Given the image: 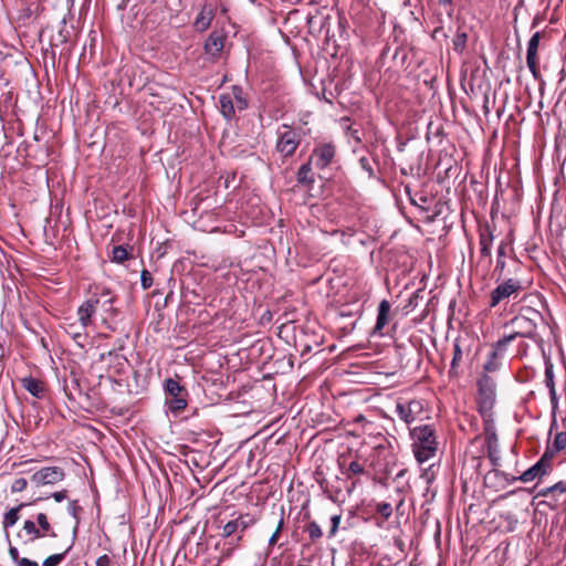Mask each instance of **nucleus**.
<instances>
[{
	"label": "nucleus",
	"mask_w": 566,
	"mask_h": 566,
	"mask_svg": "<svg viewBox=\"0 0 566 566\" xmlns=\"http://www.w3.org/2000/svg\"><path fill=\"white\" fill-rule=\"evenodd\" d=\"M514 340V336L511 334L504 335L502 338H500L494 345H493V353L494 356H501V358L504 356V353L506 352L507 346L511 344V342Z\"/></svg>",
	"instance_id": "c9c22d12"
},
{
	"label": "nucleus",
	"mask_w": 566,
	"mask_h": 566,
	"mask_svg": "<svg viewBox=\"0 0 566 566\" xmlns=\"http://www.w3.org/2000/svg\"><path fill=\"white\" fill-rule=\"evenodd\" d=\"M371 566H392V565L389 562H387V563L378 562L376 564H371Z\"/></svg>",
	"instance_id": "bf43d9fd"
},
{
	"label": "nucleus",
	"mask_w": 566,
	"mask_h": 566,
	"mask_svg": "<svg viewBox=\"0 0 566 566\" xmlns=\"http://www.w3.org/2000/svg\"><path fill=\"white\" fill-rule=\"evenodd\" d=\"M72 545L69 546L63 553L54 554L44 559L42 566H59L64 559L65 555L71 551Z\"/></svg>",
	"instance_id": "79ce46f5"
},
{
	"label": "nucleus",
	"mask_w": 566,
	"mask_h": 566,
	"mask_svg": "<svg viewBox=\"0 0 566 566\" xmlns=\"http://www.w3.org/2000/svg\"><path fill=\"white\" fill-rule=\"evenodd\" d=\"M483 419V433L484 437L496 433L493 412L480 413Z\"/></svg>",
	"instance_id": "e433bc0d"
},
{
	"label": "nucleus",
	"mask_w": 566,
	"mask_h": 566,
	"mask_svg": "<svg viewBox=\"0 0 566 566\" xmlns=\"http://www.w3.org/2000/svg\"><path fill=\"white\" fill-rule=\"evenodd\" d=\"M66 495H67V491L66 490H62V491H57V492H54L52 494V497L56 501V502H62L66 499Z\"/></svg>",
	"instance_id": "6e6d98bb"
},
{
	"label": "nucleus",
	"mask_w": 566,
	"mask_h": 566,
	"mask_svg": "<svg viewBox=\"0 0 566 566\" xmlns=\"http://www.w3.org/2000/svg\"><path fill=\"white\" fill-rule=\"evenodd\" d=\"M453 0H439V3L442 6L449 4L452 6Z\"/></svg>",
	"instance_id": "052dcab7"
},
{
	"label": "nucleus",
	"mask_w": 566,
	"mask_h": 566,
	"mask_svg": "<svg viewBox=\"0 0 566 566\" xmlns=\"http://www.w3.org/2000/svg\"><path fill=\"white\" fill-rule=\"evenodd\" d=\"M36 523L39 525L38 528H40V531L42 533V537H44L46 535L56 537V533L53 532L52 526H51L45 513H39L36 515Z\"/></svg>",
	"instance_id": "473e14b6"
},
{
	"label": "nucleus",
	"mask_w": 566,
	"mask_h": 566,
	"mask_svg": "<svg viewBox=\"0 0 566 566\" xmlns=\"http://www.w3.org/2000/svg\"><path fill=\"white\" fill-rule=\"evenodd\" d=\"M340 515L336 514V515H333L331 517V530L328 532V536L329 537H333L335 536V534L337 533L338 531V527H339V523H340Z\"/></svg>",
	"instance_id": "8fccbe9b"
},
{
	"label": "nucleus",
	"mask_w": 566,
	"mask_h": 566,
	"mask_svg": "<svg viewBox=\"0 0 566 566\" xmlns=\"http://www.w3.org/2000/svg\"><path fill=\"white\" fill-rule=\"evenodd\" d=\"M505 253H506V244L504 242H501L497 248V260H496V266L495 272H499V277L502 276L504 268H505Z\"/></svg>",
	"instance_id": "58836bf2"
},
{
	"label": "nucleus",
	"mask_w": 566,
	"mask_h": 566,
	"mask_svg": "<svg viewBox=\"0 0 566 566\" xmlns=\"http://www.w3.org/2000/svg\"><path fill=\"white\" fill-rule=\"evenodd\" d=\"M522 290L523 285L518 279L504 280L490 293L489 306L493 308L501 303H507L511 297L516 298Z\"/></svg>",
	"instance_id": "39448f33"
},
{
	"label": "nucleus",
	"mask_w": 566,
	"mask_h": 566,
	"mask_svg": "<svg viewBox=\"0 0 566 566\" xmlns=\"http://www.w3.org/2000/svg\"><path fill=\"white\" fill-rule=\"evenodd\" d=\"M405 191L409 197V200L411 205L420 208L423 211H429L431 208V203L433 201V198L423 193V192H411V189L409 186L405 187Z\"/></svg>",
	"instance_id": "412c9836"
},
{
	"label": "nucleus",
	"mask_w": 566,
	"mask_h": 566,
	"mask_svg": "<svg viewBox=\"0 0 566 566\" xmlns=\"http://www.w3.org/2000/svg\"><path fill=\"white\" fill-rule=\"evenodd\" d=\"M219 108L227 120H231L235 116V109H238L230 94H221L219 96Z\"/></svg>",
	"instance_id": "5701e85b"
},
{
	"label": "nucleus",
	"mask_w": 566,
	"mask_h": 566,
	"mask_svg": "<svg viewBox=\"0 0 566 566\" xmlns=\"http://www.w3.org/2000/svg\"><path fill=\"white\" fill-rule=\"evenodd\" d=\"M499 452V447H494V449L493 447L491 449H488V458L494 467L500 465Z\"/></svg>",
	"instance_id": "de8ad7c7"
},
{
	"label": "nucleus",
	"mask_w": 566,
	"mask_h": 566,
	"mask_svg": "<svg viewBox=\"0 0 566 566\" xmlns=\"http://www.w3.org/2000/svg\"><path fill=\"white\" fill-rule=\"evenodd\" d=\"M345 465H346V460L340 459L339 467L342 469L343 474H345L347 479L353 480L354 476L361 475V474L366 473L364 463H360L357 460L349 462L347 467H345Z\"/></svg>",
	"instance_id": "b1692460"
},
{
	"label": "nucleus",
	"mask_w": 566,
	"mask_h": 566,
	"mask_svg": "<svg viewBox=\"0 0 566 566\" xmlns=\"http://www.w3.org/2000/svg\"><path fill=\"white\" fill-rule=\"evenodd\" d=\"M114 302L115 296L112 295L111 291L105 287H103L99 293H93L92 296L83 302L77 308V316L81 327L86 329L92 324V317L96 313V310L99 305L105 307V311L107 312H114Z\"/></svg>",
	"instance_id": "f03ea898"
},
{
	"label": "nucleus",
	"mask_w": 566,
	"mask_h": 566,
	"mask_svg": "<svg viewBox=\"0 0 566 566\" xmlns=\"http://www.w3.org/2000/svg\"><path fill=\"white\" fill-rule=\"evenodd\" d=\"M284 132H279V137L275 144V150L283 157L287 158L295 154L301 144V133L296 129L283 125Z\"/></svg>",
	"instance_id": "0eeeda50"
},
{
	"label": "nucleus",
	"mask_w": 566,
	"mask_h": 566,
	"mask_svg": "<svg viewBox=\"0 0 566 566\" xmlns=\"http://www.w3.org/2000/svg\"><path fill=\"white\" fill-rule=\"evenodd\" d=\"M483 108H484L485 114L489 113V107L486 104L483 106Z\"/></svg>",
	"instance_id": "e2e57ef3"
},
{
	"label": "nucleus",
	"mask_w": 566,
	"mask_h": 566,
	"mask_svg": "<svg viewBox=\"0 0 566 566\" xmlns=\"http://www.w3.org/2000/svg\"><path fill=\"white\" fill-rule=\"evenodd\" d=\"M375 165H378V161L376 158H369L366 156H363L359 158V166L360 168L366 171L368 178L370 179H377V172L375 170Z\"/></svg>",
	"instance_id": "c85d7f7f"
},
{
	"label": "nucleus",
	"mask_w": 566,
	"mask_h": 566,
	"mask_svg": "<svg viewBox=\"0 0 566 566\" xmlns=\"http://www.w3.org/2000/svg\"><path fill=\"white\" fill-rule=\"evenodd\" d=\"M17 566H39V564L29 558L22 557L17 564Z\"/></svg>",
	"instance_id": "4d7b16f0"
},
{
	"label": "nucleus",
	"mask_w": 566,
	"mask_h": 566,
	"mask_svg": "<svg viewBox=\"0 0 566 566\" xmlns=\"http://www.w3.org/2000/svg\"><path fill=\"white\" fill-rule=\"evenodd\" d=\"M313 164H310V160H307L305 164H303L297 172H296V180L298 185H302L307 188H312V186L315 182V175L313 172Z\"/></svg>",
	"instance_id": "4be33fe9"
},
{
	"label": "nucleus",
	"mask_w": 566,
	"mask_h": 566,
	"mask_svg": "<svg viewBox=\"0 0 566 566\" xmlns=\"http://www.w3.org/2000/svg\"><path fill=\"white\" fill-rule=\"evenodd\" d=\"M364 419H365V418H364L363 416H359V417H357L356 421H361V420H364Z\"/></svg>",
	"instance_id": "0e129e2a"
},
{
	"label": "nucleus",
	"mask_w": 566,
	"mask_h": 566,
	"mask_svg": "<svg viewBox=\"0 0 566 566\" xmlns=\"http://www.w3.org/2000/svg\"><path fill=\"white\" fill-rule=\"evenodd\" d=\"M356 483H357V481H356V480H353V481H352V488H348V492H350V491H352V489H353V488H355Z\"/></svg>",
	"instance_id": "680f3d73"
},
{
	"label": "nucleus",
	"mask_w": 566,
	"mask_h": 566,
	"mask_svg": "<svg viewBox=\"0 0 566 566\" xmlns=\"http://www.w3.org/2000/svg\"><path fill=\"white\" fill-rule=\"evenodd\" d=\"M25 503H20L18 506L10 509L3 517V528L7 531L19 521V512L25 506Z\"/></svg>",
	"instance_id": "bb28decb"
},
{
	"label": "nucleus",
	"mask_w": 566,
	"mask_h": 566,
	"mask_svg": "<svg viewBox=\"0 0 566 566\" xmlns=\"http://www.w3.org/2000/svg\"><path fill=\"white\" fill-rule=\"evenodd\" d=\"M111 565H112V558L107 554H104L96 559V566H111Z\"/></svg>",
	"instance_id": "864d4df0"
},
{
	"label": "nucleus",
	"mask_w": 566,
	"mask_h": 566,
	"mask_svg": "<svg viewBox=\"0 0 566 566\" xmlns=\"http://www.w3.org/2000/svg\"><path fill=\"white\" fill-rule=\"evenodd\" d=\"M269 520L271 523L275 524V530L271 537L269 538V546L272 547L277 544L280 539V535L284 528L285 520H284V509L283 506L276 507L273 506L270 513Z\"/></svg>",
	"instance_id": "2eb2a0df"
},
{
	"label": "nucleus",
	"mask_w": 566,
	"mask_h": 566,
	"mask_svg": "<svg viewBox=\"0 0 566 566\" xmlns=\"http://www.w3.org/2000/svg\"><path fill=\"white\" fill-rule=\"evenodd\" d=\"M413 440L412 451L419 463H423L436 455L438 442L436 430L429 426H418L410 431Z\"/></svg>",
	"instance_id": "f257e3e1"
},
{
	"label": "nucleus",
	"mask_w": 566,
	"mask_h": 566,
	"mask_svg": "<svg viewBox=\"0 0 566 566\" xmlns=\"http://www.w3.org/2000/svg\"><path fill=\"white\" fill-rule=\"evenodd\" d=\"M461 360H462V349H461L460 344L458 342H455L453 345V356H452L451 366H450V370H449L450 376L457 377L459 375L458 366Z\"/></svg>",
	"instance_id": "f704fd0d"
},
{
	"label": "nucleus",
	"mask_w": 566,
	"mask_h": 566,
	"mask_svg": "<svg viewBox=\"0 0 566 566\" xmlns=\"http://www.w3.org/2000/svg\"><path fill=\"white\" fill-rule=\"evenodd\" d=\"M66 17H64L60 22V29L55 36H52L51 44L54 46L62 45L69 41L70 32L66 30Z\"/></svg>",
	"instance_id": "cd10ccee"
},
{
	"label": "nucleus",
	"mask_w": 566,
	"mask_h": 566,
	"mask_svg": "<svg viewBox=\"0 0 566 566\" xmlns=\"http://www.w3.org/2000/svg\"><path fill=\"white\" fill-rule=\"evenodd\" d=\"M23 531L25 532L27 535H29V538L24 542V544H30L39 538H42V533L40 528H38L35 523L31 520H27L23 523Z\"/></svg>",
	"instance_id": "c756f323"
},
{
	"label": "nucleus",
	"mask_w": 566,
	"mask_h": 566,
	"mask_svg": "<svg viewBox=\"0 0 566 566\" xmlns=\"http://www.w3.org/2000/svg\"><path fill=\"white\" fill-rule=\"evenodd\" d=\"M311 3H318L317 0H311Z\"/></svg>",
	"instance_id": "69168bd1"
},
{
	"label": "nucleus",
	"mask_w": 566,
	"mask_h": 566,
	"mask_svg": "<svg viewBox=\"0 0 566 566\" xmlns=\"http://www.w3.org/2000/svg\"><path fill=\"white\" fill-rule=\"evenodd\" d=\"M304 531L308 534V537L313 543L319 539L323 535L321 526L315 521L310 522Z\"/></svg>",
	"instance_id": "ea45409f"
},
{
	"label": "nucleus",
	"mask_w": 566,
	"mask_h": 566,
	"mask_svg": "<svg viewBox=\"0 0 566 566\" xmlns=\"http://www.w3.org/2000/svg\"><path fill=\"white\" fill-rule=\"evenodd\" d=\"M154 283L153 275L149 271L143 270L140 273V284L144 290H148L151 287Z\"/></svg>",
	"instance_id": "a18cd8bd"
},
{
	"label": "nucleus",
	"mask_w": 566,
	"mask_h": 566,
	"mask_svg": "<svg viewBox=\"0 0 566 566\" xmlns=\"http://www.w3.org/2000/svg\"><path fill=\"white\" fill-rule=\"evenodd\" d=\"M494 240L493 229L489 223L479 227L480 254L491 260V247Z\"/></svg>",
	"instance_id": "dca6fc26"
},
{
	"label": "nucleus",
	"mask_w": 566,
	"mask_h": 566,
	"mask_svg": "<svg viewBox=\"0 0 566 566\" xmlns=\"http://www.w3.org/2000/svg\"><path fill=\"white\" fill-rule=\"evenodd\" d=\"M422 410V405L418 400H410L408 402H397L396 413L406 423H411L416 420V415Z\"/></svg>",
	"instance_id": "4468645a"
},
{
	"label": "nucleus",
	"mask_w": 566,
	"mask_h": 566,
	"mask_svg": "<svg viewBox=\"0 0 566 566\" xmlns=\"http://www.w3.org/2000/svg\"><path fill=\"white\" fill-rule=\"evenodd\" d=\"M557 493L566 494V482L565 481H559L552 486L539 490L537 493V496L548 497L549 495L554 496Z\"/></svg>",
	"instance_id": "2f4dec72"
},
{
	"label": "nucleus",
	"mask_w": 566,
	"mask_h": 566,
	"mask_svg": "<svg viewBox=\"0 0 566 566\" xmlns=\"http://www.w3.org/2000/svg\"><path fill=\"white\" fill-rule=\"evenodd\" d=\"M391 305L388 300H382L378 305V313L376 325L373 329L374 335L382 336L384 327L389 323V314H390Z\"/></svg>",
	"instance_id": "a211bd4d"
},
{
	"label": "nucleus",
	"mask_w": 566,
	"mask_h": 566,
	"mask_svg": "<svg viewBox=\"0 0 566 566\" xmlns=\"http://www.w3.org/2000/svg\"><path fill=\"white\" fill-rule=\"evenodd\" d=\"M65 478V472L60 467H46L33 473L31 482L35 485L55 484Z\"/></svg>",
	"instance_id": "1a4fd4ad"
},
{
	"label": "nucleus",
	"mask_w": 566,
	"mask_h": 566,
	"mask_svg": "<svg viewBox=\"0 0 566 566\" xmlns=\"http://www.w3.org/2000/svg\"><path fill=\"white\" fill-rule=\"evenodd\" d=\"M166 405L172 413H179L187 407L188 390L177 378L165 380Z\"/></svg>",
	"instance_id": "20e7f679"
},
{
	"label": "nucleus",
	"mask_w": 566,
	"mask_h": 566,
	"mask_svg": "<svg viewBox=\"0 0 566 566\" xmlns=\"http://www.w3.org/2000/svg\"><path fill=\"white\" fill-rule=\"evenodd\" d=\"M419 298V294L418 292L413 293L410 298H409V303H408V307H413L417 305V300Z\"/></svg>",
	"instance_id": "13d9d810"
},
{
	"label": "nucleus",
	"mask_w": 566,
	"mask_h": 566,
	"mask_svg": "<svg viewBox=\"0 0 566 566\" xmlns=\"http://www.w3.org/2000/svg\"><path fill=\"white\" fill-rule=\"evenodd\" d=\"M130 256L127 248L124 245H115L112 251V261L116 263H124Z\"/></svg>",
	"instance_id": "4c0bfd02"
},
{
	"label": "nucleus",
	"mask_w": 566,
	"mask_h": 566,
	"mask_svg": "<svg viewBox=\"0 0 566 566\" xmlns=\"http://www.w3.org/2000/svg\"><path fill=\"white\" fill-rule=\"evenodd\" d=\"M430 135H433L434 137H442L444 135L443 128L441 126H438L436 130L432 129V124L428 127V134L427 137L429 138Z\"/></svg>",
	"instance_id": "5fc2aeb1"
},
{
	"label": "nucleus",
	"mask_w": 566,
	"mask_h": 566,
	"mask_svg": "<svg viewBox=\"0 0 566 566\" xmlns=\"http://www.w3.org/2000/svg\"><path fill=\"white\" fill-rule=\"evenodd\" d=\"M66 333L72 336V338L81 346H84V343L87 339L86 329H83L81 325L77 327L75 324H71L69 328H66Z\"/></svg>",
	"instance_id": "7c9ffc66"
},
{
	"label": "nucleus",
	"mask_w": 566,
	"mask_h": 566,
	"mask_svg": "<svg viewBox=\"0 0 566 566\" xmlns=\"http://www.w3.org/2000/svg\"><path fill=\"white\" fill-rule=\"evenodd\" d=\"M543 322L544 317L541 312L532 307H525L510 322L509 325L513 327L511 335L514 336V339L524 337L536 340L538 337L537 325Z\"/></svg>",
	"instance_id": "7ed1b4c3"
},
{
	"label": "nucleus",
	"mask_w": 566,
	"mask_h": 566,
	"mask_svg": "<svg viewBox=\"0 0 566 566\" xmlns=\"http://www.w3.org/2000/svg\"><path fill=\"white\" fill-rule=\"evenodd\" d=\"M69 513L76 520V525L80 522L78 513L82 511L81 506L77 505V501H71L69 503Z\"/></svg>",
	"instance_id": "09e8293b"
},
{
	"label": "nucleus",
	"mask_w": 566,
	"mask_h": 566,
	"mask_svg": "<svg viewBox=\"0 0 566 566\" xmlns=\"http://www.w3.org/2000/svg\"><path fill=\"white\" fill-rule=\"evenodd\" d=\"M255 522L256 520L253 515L241 514L223 525L221 535L223 537H230L237 533H243L247 528L254 525Z\"/></svg>",
	"instance_id": "9d476101"
},
{
	"label": "nucleus",
	"mask_w": 566,
	"mask_h": 566,
	"mask_svg": "<svg viewBox=\"0 0 566 566\" xmlns=\"http://www.w3.org/2000/svg\"><path fill=\"white\" fill-rule=\"evenodd\" d=\"M485 438V446H486V449H491L492 447H499V439H497V434L494 433V434H491V436H488V437H484Z\"/></svg>",
	"instance_id": "603ef678"
},
{
	"label": "nucleus",
	"mask_w": 566,
	"mask_h": 566,
	"mask_svg": "<svg viewBox=\"0 0 566 566\" xmlns=\"http://www.w3.org/2000/svg\"><path fill=\"white\" fill-rule=\"evenodd\" d=\"M22 387L35 398H43L45 395V385L34 377H23L20 379Z\"/></svg>",
	"instance_id": "aec40b11"
},
{
	"label": "nucleus",
	"mask_w": 566,
	"mask_h": 566,
	"mask_svg": "<svg viewBox=\"0 0 566 566\" xmlns=\"http://www.w3.org/2000/svg\"><path fill=\"white\" fill-rule=\"evenodd\" d=\"M558 451H555L553 450V448L548 444L546 447V450L545 452L542 454V457L539 458V462L549 471H552L553 467H552V462H553V459L555 457V454L557 453Z\"/></svg>",
	"instance_id": "a19ab883"
},
{
	"label": "nucleus",
	"mask_w": 566,
	"mask_h": 566,
	"mask_svg": "<svg viewBox=\"0 0 566 566\" xmlns=\"http://www.w3.org/2000/svg\"><path fill=\"white\" fill-rule=\"evenodd\" d=\"M335 157L336 146L333 143H323L314 147L308 160L315 168L322 170L329 166L334 161Z\"/></svg>",
	"instance_id": "6e6552de"
},
{
	"label": "nucleus",
	"mask_w": 566,
	"mask_h": 566,
	"mask_svg": "<svg viewBox=\"0 0 566 566\" xmlns=\"http://www.w3.org/2000/svg\"><path fill=\"white\" fill-rule=\"evenodd\" d=\"M226 39L227 36L222 31H212L205 42V53L213 60L219 59L224 48Z\"/></svg>",
	"instance_id": "f8f14e48"
},
{
	"label": "nucleus",
	"mask_w": 566,
	"mask_h": 566,
	"mask_svg": "<svg viewBox=\"0 0 566 566\" xmlns=\"http://www.w3.org/2000/svg\"><path fill=\"white\" fill-rule=\"evenodd\" d=\"M549 472V470H547L539 461H537L534 465L524 471L520 476L509 478V475L504 472H501V475H503L510 482L521 481L523 483H528L534 480H541ZM496 474H500V472L496 471Z\"/></svg>",
	"instance_id": "9b49d317"
},
{
	"label": "nucleus",
	"mask_w": 566,
	"mask_h": 566,
	"mask_svg": "<svg viewBox=\"0 0 566 566\" xmlns=\"http://www.w3.org/2000/svg\"><path fill=\"white\" fill-rule=\"evenodd\" d=\"M27 485H28L27 480L24 478H19L13 481V483L11 485V492H13V493L22 492L27 489Z\"/></svg>",
	"instance_id": "49530a36"
},
{
	"label": "nucleus",
	"mask_w": 566,
	"mask_h": 566,
	"mask_svg": "<svg viewBox=\"0 0 566 566\" xmlns=\"http://www.w3.org/2000/svg\"><path fill=\"white\" fill-rule=\"evenodd\" d=\"M500 359H501V356H494V353L491 352L488 360L484 364V370L488 373L496 371L501 365Z\"/></svg>",
	"instance_id": "37998d69"
},
{
	"label": "nucleus",
	"mask_w": 566,
	"mask_h": 566,
	"mask_svg": "<svg viewBox=\"0 0 566 566\" xmlns=\"http://www.w3.org/2000/svg\"><path fill=\"white\" fill-rule=\"evenodd\" d=\"M549 446L558 452L564 450L566 448V431L556 433L553 443Z\"/></svg>",
	"instance_id": "c03bdc74"
},
{
	"label": "nucleus",
	"mask_w": 566,
	"mask_h": 566,
	"mask_svg": "<svg viewBox=\"0 0 566 566\" xmlns=\"http://www.w3.org/2000/svg\"><path fill=\"white\" fill-rule=\"evenodd\" d=\"M468 33L463 28H458L455 35L452 40L453 50L458 54H462L467 48Z\"/></svg>",
	"instance_id": "a878e982"
},
{
	"label": "nucleus",
	"mask_w": 566,
	"mask_h": 566,
	"mask_svg": "<svg viewBox=\"0 0 566 566\" xmlns=\"http://www.w3.org/2000/svg\"><path fill=\"white\" fill-rule=\"evenodd\" d=\"M235 103V106L239 111H244L248 108V101L244 97L243 88L239 85L232 86V93L230 94Z\"/></svg>",
	"instance_id": "72a5a7b5"
},
{
	"label": "nucleus",
	"mask_w": 566,
	"mask_h": 566,
	"mask_svg": "<svg viewBox=\"0 0 566 566\" xmlns=\"http://www.w3.org/2000/svg\"><path fill=\"white\" fill-rule=\"evenodd\" d=\"M214 14L216 9L212 4L202 6L193 23L196 30L200 32L206 31L211 25Z\"/></svg>",
	"instance_id": "f3484780"
},
{
	"label": "nucleus",
	"mask_w": 566,
	"mask_h": 566,
	"mask_svg": "<svg viewBox=\"0 0 566 566\" xmlns=\"http://www.w3.org/2000/svg\"><path fill=\"white\" fill-rule=\"evenodd\" d=\"M545 385L549 390L552 407L555 409L558 406V397L555 388L554 366L549 360L545 363Z\"/></svg>",
	"instance_id": "6ab92c4d"
},
{
	"label": "nucleus",
	"mask_w": 566,
	"mask_h": 566,
	"mask_svg": "<svg viewBox=\"0 0 566 566\" xmlns=\"http://www.w3.org/2000/svg\"><path fill=\"white\" fill-rule=\"evenodd\" d=\"M495 381L492 377L483 375L478 380V407L480 413L493 412L495 403Z\"/></svg>",
	"instance_id": "423d86ee"
},
{
	"label": "nucleus",
	"mask_w": 566,
	"mask_h": 566,
	"mask_svg": "<svg viewBox=\"0 0 566 566\" xmlns=\"http://www.w3.org/2000/svg\"><path fill=\"white\" fill-rule=\"evenodd\" d=\"M541 38H542L541 32H535L527 43L526 64L535 78L539 74L537 50H538Z\"/></svg>",
	"instance_id": "ddd939ff"
},
{
	"label": "nucleus",
	"mask_w": 566,
	"mask_h": 566,
	"mask_svg": "<svg viewBox=\"0 0 566 566\" xmlns=\"http://www.w3.org/2000/svg\"><path fill=\"white\" fill-rule=\"evenodd\" d=\"M375 512L379 515V517H375L376 525L382 527L384 523L392 515V506L390 503L380 502L375 505Z\"/></svg>",
	"instance_id": "393cba45"
},
{
	"label": "nucleus",
	"mask_w": 566,
	"mask_h": 566,
	"mask_svg": "<svg viewBox=\"0 0 566 566\" xmlns=\"http://www.w3.org/2000/svg\"><path fill=\"white\" fill-rule=\"evenodd\" d=\"M7 539L9 541V555H10L11 559L14 562V564L17 565L22 557H20L18 548L15 546L11 545L10 537H9L8 533H7Z\"/></svg>",
	"instance_id": "3c124183"
}]
</instances>
